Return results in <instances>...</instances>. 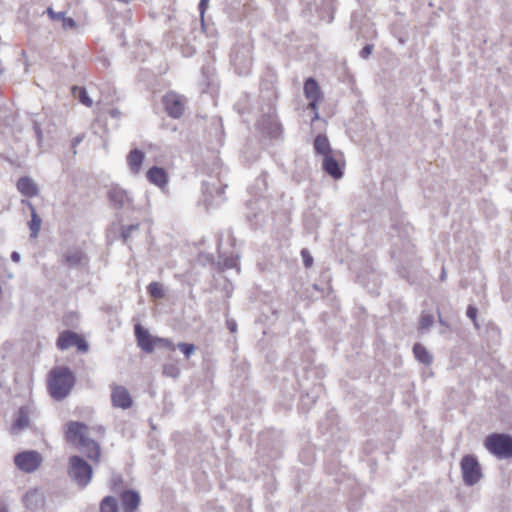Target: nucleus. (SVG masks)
<instances>
[{"label":"nucleus","instance_id":"1","mask_svg":"<svg viewBox=\"0 0 512 512\" xmlns=\"http://www.w3.org/2000/svg\"><path fill=\"white\" fill-rule=\"evenodd\" d=\"M65 435L67 441L77 446L88 458L99 460L100 446L88 437V427L85 424L77 421L67 423Z\"/></svg>","mask_w":512,"mask_h":512},{"label":"nucleus","instance_id":"2","mask_svg":"<svg viewBox=\"0 0 512 512\" xmlns=\"http://www.w3.org/2000/svg\"><path fill=\"white\" fill-rule=\"evenodd\" d=\"M75 384V375L68 367H56L48 376V389L53 399L66 398Z\"/></svg>","mask_w":512,"mask_h":512},{"label":"nucleus","instance_id":"3","mask_svg":"<svg viewBox=\"0 0 512 512\" xmlns=\"http://www.w3.org/2000/svg\"><path fill=\"white\" fill-rule=\"evenodd\" d=\"M92 474V467L85 460L79 456L70 457L68 475L77 486L86 487L92 479Z\"/></svg>","mask_w":512,"mask_h":512},{"label":"nucleus","instance_id":"4","mask_svg":"<svg viewBox=\"0 0 512 512\" xmlns=\"http://www.w3.org/2000/svg\"><path fill=\"white\" fill-rule=\"evenodd\" d=\"M485 448L499 459L512 457V437L507 434H491L485 442Z\"/></svg>","mask_w":512,"mask_h":512},{"label":"nucleus","instance_id":"5","mask_svg":"<svg viewBox=\"0 0 512 512\" xmlns=\"http://www.w3.org/2000/svg\"><path fill=\"white\" fill-rule=\"evenodd\" d=\"M462 479L465 485L474 486L483 477L482 468L474 455H465L460 461Z\"/></svg>","mask_w":512,"mask_h":512},{"label":"nucleus","instance_id":"6","mask_svg":"<svg viewBox=\"0 0 512 512\" xmlns=\"http://www.w3.org/2000/svg\"><path fill=\"white\" fill-rule=\"evenodd\" d=\"M187 102L184 95L175 91H168L161 99L165 112L173 119H180L184 115Z\"/></svg>","mask_w":512,"mask_h":512},{"label":"nucleus","instance_id":"7","mask_svg":"<svg viewBox=\"0 0 512 512\" xmlns=\"http://www.w3.org/2000/svg\"><path fill=\"white\" fill-rule=\"evenodd\" d=\"M43 457L36 450H26L14 456L15 466L24 473H33L42 465Z\"/></svg>","mask_w":512,"mask_h":512},{"label":"nucleus","instance_id":"8","mask_svg":"<svg viewBox=\"0 0 512 512\" xmlns=\"http://www.w3.org/2000/svg\"><path fill=\"white\" fill-rule=\"evenodd\" d=\"M231 60L239 74H247L252 66V47L248 44L236 47Z\"/></svg>","mask_w":512,"mask_h":512},{"label":"nucleus","instance_id":"9","mask_svg":"<svg viewBox=\"0 0 512 512\" xmlns=\"http://www.w3.org/2000/svg\"><path fill=\"white\" fill-rule=\"evenodd\" d=\"M342 153L335 151L331 155L323 157L322 168L323 170L334 179H340L343 176L344 163H340Z\"/></svg>","mask_w":512,"mask_h":512},{"label":"nucleus","instance_id":"10","mask_svg":"<svg viewBox=\"0 0 512 512\" xmlns=\"http://www.w3.org/2000/svg\"><path fill=\"white\" fill-rule=\"evenodd\" d=\"M111 402L113 407L128 409L132 406L133 400L129 391L121 385L111 387Z\"/></svg>","mask_w":512,"mask_h":512},{"label":"nucleus","instance_id":"11","mask_svg":"<svg viewBox=\"0 0 512 512\" xmlns=\"http://www.w3.org/2000/svg\"><path fill=\"white\" fill-rule=\"evenodd\" d=\"M135 336L139 347L147 352L151 353L154 350L155 337H152L147 330L142 328L139 324L135 326Z\"/></svg>","mask_w":512,"mask_h":512},{"label":"nucleus","instance_id":"12","mask_svg":"<svg viewBox=\"0 0 512 512\" xmlns=\"http://www.w3.org/2000/svg\"><path fill=\"white\" fill-rule=\"evenodd\" d=\"M45 501L44 494L37 488L30 489L23 496V503L26 508L36 510L43 506Z\"/></svg>","mask_w":512,"mask_h":512},{"label":"nucleus","instance_id":"13","mask_svg":"<svg viewBox=\"0 0 512 512\" xmlns=\"http://www.w3.org/2000/svg\"><path fill=\"white\" fill-rule=\"evenodd\" d=\"M147 179L150 183L156 185L160 189H164L168 183V174L164 168L153 166L147 171Z\"/></svg>","mask_w":512,"mask_h":512},{"label":"nucleus","instance_id":"14","mask_svg":"<svg viewBox=\"0 0 512 512\" xmlns=\"http://www.w3.org/2000/svg\"><path fill=\"white\" fill-rule=\"evenodd\" d=\"M261 126L270 138L278 139L282 134V125L275 117H264L261 121Z\"/></svg>","mask_w":512,"mask_h":512},{"label":"nucleus","instance_id":"15","mask_svg":"<svg viewBox=\"0 0 512 512\" xmlns=\"http://www.w3.org/2000/svg\"><path fill=\"white\" fill-rule=\"evenodd\" d=\"M144 159L145 154L139 149H133L128 153L126 161L132 174L136 175L140 172Z\"/></svg>","mask_w":512,"mask_h":512},{"label":"nucleus","instance_id":"16","mask_svg":"<svg viewBox=\"0 0 512 512\" xmlns=\"http://www.w3.org/2000/svg\"><path fill=\"white\" fill-rule=\"evenodd\" d=\"M140 503V496L137 492L129 490L121 494L123 512H134Z\"/></svg>","mask_w":512,"mask_h":512},{"label":"nucleus","instance_id":"17","mask_svg":"<svg viewBox=\"0 0 512 512\" xmlns=\"http://www.w3.org/2000/svg\"><path fill=\"white\" fill-rule=\"evenodd\" d=\"M313 148L316 155H320L326 157L327 155H331L336 150H333L328 137L325 134H318L313 142Z\"/></svg>","mask_w":512,"mask_h":512},{"label":"nucleus","instance_id":"18","mask_svg":"<svg viewBox=\"0 0 512 512\" xmlns=\"http://www.w3.org/2000/svg\"><path fill=\"white\" fill-rule=\"evenodd\" d=\"M46 12L51 20L61 21L64 30L75 29L77 27L76 21L71 17H67L66 13L63 11L55 12L51 7H48Z\"/></svg>","mask_w":512,"mask_h":512},{"label":"nucleus","instance_id":"19","mask_svg":"<svg viewBox=\"0 0 512 512\" xmlns=\"http://www.w3.org/2000/svg\"><path fill=\"white\" fill-rule=\"evenodd\" d=\"M303 89L307 100L323 98V93L321 92L320 87L314 78L306 79Z\"/></svg>","mask_w":512,"mask_h":512},{"label":"nucleus","instance_id":"20","mask_svg":"<svg viewBox=\"0 0 512 512\" xmlns=\"http://www.w3.org/2000/svg\"><path fill=\"white\" fill-rule=\"evenodd\" d=\"M78 334L72 331H64L57 340V347L60 350H66L75 345Z\"/></svg>","mask_w":512,"mask_h":512},{"label":"nucleus","instance_id":"21","mask_svg":"<svg viewBox=\"0 0 512 512\" xmlns=\"http://www.w3.org/2000/svg\"><path fill=\"white\" fill-rule=\"evenodd\" d=\"M29 425L28 410L25 407H21L18 411L16 419L12 425V432L22 430Z\"/></svg>","mask_w":512,"mask_h":512},{"label":"nucleus","instance_id":"22","mask_svg":"<svg viewBox=\"0 0 512 512\" xmlns=\"http://www.w3.org/2000/svg\"><path fill=\"white\" fill-rule=\"evenodd\" d=\"M413 352H414L416 359L419 362H421L425 365H430L432 363L433 358H432L431 354L421 344H415L413 347Z\"/></svg>","mask_w":512,"mask_h":512},{"label":"nucleus","instance_id":"23","mask_svg":"<svg viewBox=\"0 0 512 512\" xmlns=\"http://www.w3.org/2000/svg\"><path fill=\"white\" fill-rule=\"evenodd\" d=\"M16 186L19 192H38L35 182L28 176L21 177Z\"/></svg>","mask_w":512,"mask_h":512},{"label":"nucleus","instance_id":"24","mask_svg":"<svg viewBox=\"0 0 512 512\" xmlns=\"http://www.w3.org/2000/svg\"><path fill=\"white\" fill-rule=\"evenodd\" d=\"M30 208H31V221L29 223V227H30V231H31L30 237L36 238L40 231L42 221H41V218L36 214L35 209L33 208V206L31 204H30Z\"/></svg>","mask_w":512,"mask_h":512},{"label":"nucleus","instance_id":"25","mask_svg":"<svg viewBox=\"0 0 512 512\" xmlns=\"http://www.w3.org/2000/svg\"><path fill=\"white\" fill-rule=\"evenodd\" d=\"M82 258L83 254L78 249L69 250L65 254V262L71 267L79 265L82 261Z\"/></svg>","mask_w":512,"mask_h":512},{"label":"nucleus","instance_id":"26","mask_svg":"<svg viewBox=\"0 0 512 512\" xmlns=\"http://www.w3.org/2000/svg\"><path fill=\"white\" fill-rule=\"evenodd\" d=\"M100 512H118V504L114 497L107 496L101 501Z\"/></svg>","mask_w":512,"mask_h":512},{"label":"nucleus","instance_id":"27","mask_svg":"<svg viewBox=\"0 0 512 512\" xmlns=\"http://www.w3.org/2000/svg\"><path fill=\"white\" fill-rule=\"evenodd\" d=\"M148 291L154 298L160 299L164 297V288L159 282H151L148 286Z\"/></svg>","mask_w":512,"mask_h":512},{"label":"nucleus","instance_id":"28","mask_svg":"<svg viewBox=\"0 0 512 512\" xmlns=\"http://www.w3.org/2000/svg\"><path fill=\"white\" fill-rule=\"evenodd\" d=\"M177 348L185 355L186 358H189L195 351V346L191 343H178Z\"/></svg>","mask_w":512,"mask_h":512},{"label":"nucleus","instance_id":"29","mask_svg":"<svg viewBox=\"0 0 512 512\" xmlns=\"http://www.w3.org/2000/svg\"><path fill=\"white\" fill-rule=\"evenodd\" d=\"M110 195V201L113 203L116 207H120L123 205L125 200H128L127 194H109Z\"/></svg>","mask_w":512,"mask_h":512},{"label":"nucleus","instance_id":"30","mask_svg":"<svg viewBox=\"0 0 512 512\" xmlns=\"http://www.w3.org/2000/svg\"><path fill=\"white\" fill-rule=\"evenodd\" d=\"M433 317L431 315H422L420 320V329L422 331L428 330L433 325Z\"/></svg>","mask_w":512,"mask_h":512},{"label":"nucleus","instance_id":"31","mask_svg":"<svg viewBox=\"0 0 512 512\" xmlns=\"http://www.w3.org/2000/svg\"><path fill=\"white\" fill-rule=\"evenodd\" d=\"M80 102L86 107H91L93 105L92 99L89 97L85 88H82L79 93Z\"/></svg>","mask_w":512,"mask_h":512},{"label":"nucleus","instance_id":"32","mask_svg":"<svg viewBox=\"0 0 512 512\" xmlns=\"http://www.w3.org/2000/svg\"><path fill=\"white\" fill-rule=\"evenodd\" d=\"M477 308L475 306L469 305L466 311V315L469 319L473 321V324L476 328H479L478 322H477Z\"/></svg>","mask_w":512,"mask_h":512},{"label":"nucleus","instance_id":"33","mask_svg":"<svg viewBox=\"0 0 512 512\" xmlns=\"http://www.w3.org/2000/svg\"><path fill=\"white\" fill-rule=\"evenodd\" d=\"M139 224L129 225L122 229V238L124 241H127L128 238L131 236L132 232L138 230Z\"/></svg>","mask_w":512,"mask_h":512},{"label":"nucleus","instance_id":"34","mask_svg":"<svg viewBox=\"0 0 512 512\" xmlns=\"http://www.w3.org/2000/svg\"><path fill=\"white\" fill-rule=\"evenodd\" d=\"M301 257L306 268H310L313 265V257L307 249L301 250Z\"/></svg>","mask_w":512,"mask_h":512},{"label":"nucleus","instance_id":"35","mask_svg":"<svg viewBox=\"0 0 512 512\" xmlns=\"http://www.w3.org/2000/svg\"><path fill=\"white\" fill-rule=\"evenodd\" d=\"M74 346H76L77 349L83 353H86L89 349L88 343L83 338H81L79 335L77 336V340H75Z\"/></svg>","mask_w":512,"mask_h":512},{"label":"nucleus","instance_id":"36","mask_svg":"<svg viewBox=\"0 0 512 512\" xmlns=\"http://www.w3.org/2000/svg\"><path fill=\"white\" fill-rule=\"evenodd\" d=\"M163 373L170 377H177L179 375V370L177 367L172 365H164Z\"/></svg>","mask_w":512,"mask_h":512},{"label":"nucleus","instance_id":"37","mask_svg":"<svg viewBox=\"0 0 512 512\" xmlns=\"http://www.w3.org/2000/svg\"><path fill=\"white\" fill-rule=\"evenodd\" d=\"M155 346H163V347H168V348L174 349V346L170 340H168L166 338H160V337H155L154 347Z\"/></svg>","mask_w":512,"mask_h":512},{"label":"nucleus","instance_id":"38","mask_svg":"<svg viewBox=\"0 0 512 512\" xmlns=\"http://www.w3.org/2000/svg\"><path fill=\"white\" fill-rule=\"evenodd\" d=\"M373 48L374 46L372 44L365 45L360 51V56L367 59L371 55Z\"/></svg>","mask_w":512,"mask_h":512},{"label":"nucleus","instance_id":"39","mask_svg":"<svg viewBox=\"0 0 512 512\" xmlns=\"http://www.w3.org/2000/svg\"><path fill=\"white\" fill-rule=\"evenodd\" d=\"M323 100V98H315L310 99L308 103V109H311L314 113L318 111V104Z\"/></svg>","mask_w":512,"mask_h":512},{"label":"nucleus","instance_id":"40","mask_svg":"<svg viewBox=\"0 0 512 512\" xmlns=\"http://www.w3.org/2000/svg\"><path fill=\"white\" fill-rule=\"evenodd\" d=\"M84 134L77 135L72 139L71 146L73 149V154H76V147L83 141Z\"/></svg>","mask_w":512,"mask_h":512},{"label":"nucleus","instance_id":"41","mask_svg":"<svg viewBox=\"0 0 512 512\" xmlns=\"http://www.w3.org/2000/svg\"><path fill=\"white\" fill-rule=\"evenodd\" d=\"M208 3H209V0H200V3H199V12H200V15L201 17L203 18L204 16V13L208 7Z\"/></svg>","mask_w":512,"mask_h":512},{"label":"nucleus","instance_id":"42","mask_svg":"<svg viewBox=\"0 0 512 512\" xmlns=\"http://www.w3.org/2000/svg\"><path fill=\"white\" fill-rule=\"evenodd\" d=\"M109 114H110L111 117L117 118V119L120 118V116H121V112L117 108L111 109L109 111Z\"/></svg>","mask_w":512,"mask_h":512},{"label":"nucleus","instance_id":"43","mask_svg":"<svg viewBox=\"0 0 512 512\" xmlns=\"http://www.w3.org/2000/svg\"><path fill=\"white\" fill-rule=\"evenodd\" d=\"M20 258H21L20 254H19L18 252H16V251H14V252L11 254V259H12L14 262H16V263H18V262L20 261Z\"/></svg>","mask_w":512,"mask_h":512},{"label":"nucleus","instance_id":"44","mask_svg":"<svg viewBox=\"0 0 512 512\" xmlns=\"http://www.w3.org/2000/svg\"><path fill=\"white\" fill-rule=\"evenodd\" d=\"M35 133H36V136L38 138V140H41L42 138V131L39 127H35Z\"/></svg>","mask_w":512,"mask_h":512},{"label":"nucleus","instance_id":"45","mask_svg":"<svg viewBox=\"0 0 512 512\" xmlns=\"http://www.w3.org/2000/svg\"><path fill=\"white\" fill-rule=\"evenodd\" d=\"M120 482H121V480L118 476L113 477V479H112L113 486H116Z\"/></svg>","mask_w":512,"mask_h":512},{"label":"nucleus","instance_id":"46","mask_svg":"<svg viewBox=\"0 0 512 512\" xmlns=\"http://www.w3.org/2000/svg\"><path fill=\"white\" fill-rule=\"evenodd\" d=\"M319 118H320V116H319V112H318V111H316V112L314 113L313 117H312V122H314V121L318 120Z\"/></svg>","mask_w":512,"mask_h":512},{"label":"nucleus","instance_id":"47","mask_svg":"<svg viewBox=\"0 0 512 512\" xmlns=\"http://www.w3.org/2000/svg\"><path fill=\"white\" fill-rule=\"evenodd\" d=\"M213 198H214V194H208V198L205 199V203L211 202L213 200Z\"/></svg>","mask_w":512,"mask_h":512},{"label":"nucleus","instance_id":"48","mask_svg":"<svg viewBox=\"0 0 512 512\" xmlns=\"http://www.w3.org/2000/svg\"><path fill=\"white\" fill-rule=\"evenodd\" d=\"M229 329L231 330V332H234L236 330V324H229Z\"/></svg>","mask_w":512,"mask_h":512},{"label":"nucleus","instance_id":"49","mask_svg":"<svg viewBox=\"0 0 512 512\" xmlns=\"http://www.w3.org/2000/svg\"><path fill=\"white\" fill-rule=\"evenodd\" d=\"M120 3L128 4L131 0H117Z\"/></svg>","mask_w":512,"mask_h":512},{"label":"nucleus","instance_id":"50","mask_svg":"<svg viewBox=\"0 0 512 512\" xmlns=\"http://www.w3.org/2000/svg\"><path fill=\"white\" fill-rule=\"evenodd\" d=\"M444 278H445V271L443 270L442 271V275H441V279L444 280Z\"/></svg>","mask_w":512,"mask_h":512},{"label":"nucleus","instance_id":"51","mask_svg":"<svg viewBox=\"0 0 512 512\" xmlns=\"http://www.w3.org/2000/svg\"><path fill=\"white\" fill-rule=\"evenodd\" d=\"M225 265L228 266V267H233L234 263H230V264L226 263Z\"/></svg>","mask_w":512,"mask_h":512},{"label":"nucleus","instance_id":"52","mask_svg":"<svg viewBox=\"0 0 512 512\" xmlns=\"http://www.w3.org/2000/svg\"><path fill=\"white\" fill-rule=\"evenodd\" d=\"M439 322H440V324H442V325H446V324L444 323V321H443L441 318L439 319Z\"/></svg>","mask_w":512,"mask_h":512},{"label":"nucleus","instance_id":"53","mask_svg":"<svg viewBox=\"0 0 512 512\" xmlns=\"http://www.w3.org/2000/svg\"><path fill=\"white\" fill-rule=\"evenodd\" d=\"M0 512H7L5 508H1Z\"/></svg>","mask_w":512,"mask_h":512}]
</instances>
